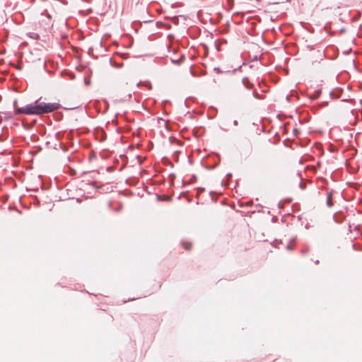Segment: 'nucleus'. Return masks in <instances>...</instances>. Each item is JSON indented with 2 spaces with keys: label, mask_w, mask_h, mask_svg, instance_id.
I'll list each match as a JSON object with an SVG mask.
<instances>
[{
  "label": "nucleus",
  "mask_w": 362,
  "mask_h": 362,
  "mask_svg": "<svg viewBox=\"0 0 362 362\" xmlns=\"http://www.w3.org/2000/svg\"><path fill=\"white\" fill-rule=\"evenodd\" d=\"M60 105L57 103H40L35 101L23 107H16V114L25 115H42L52 112L59 108Z\"/></svg>",
  "instance_id": "1"
},
{
  "label": "nucleus",
  "mask_w": 362,
  "mask_h": 362,
  "mask_svg": "<svg viewBox=\"0 0 362 362\" xmlns=\"http://www.w3.org/2000/svg\"><path fill=\"white\" fill-rule=\"evenodd\" d=\"M182 246L186 250H190L192 248V244L190 243L184 242Z\"/></svg>",
  "instance_id": "2"
},
{
  "label": "nucleus",
  "mask_w": 362,
  "mask_h": 362,
  "mask_svg": "<svg viewBox=\"0 0 362 362\" xmlns=\"http://www.w3.org/2000/svg\"><path fill=\"white\" fill-rule=\"evenodd\" d=\"M327 204L329 206H332L333 205L331 194H329L327 197Z\"/></svg>",
  "instance_id": "3"
}]
</instances>
